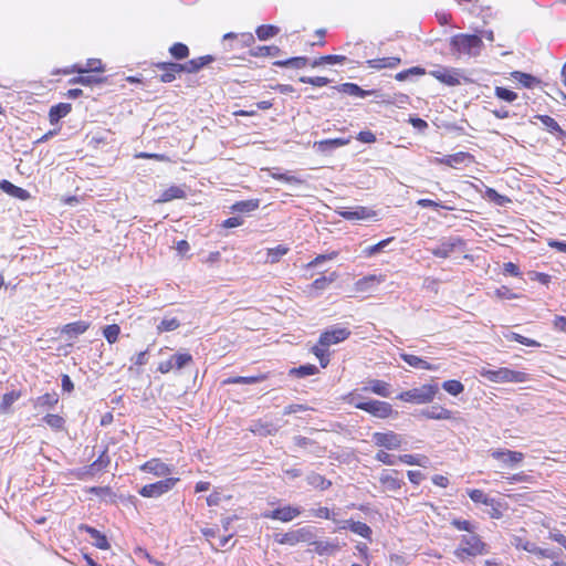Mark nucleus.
I'll return each mask as SVG.
<instances>
[{
  "instance_id": "nucleus-33",
  "label": "nucleus",
  "mask_w": 566,
  "mask_h": 566,
  "mask_svg": "<svg viewBox=\"0 0 566 566\" xmlns=\"http://www.w3.org/2000/svg\"><path fill=\"white\" fill-rule=\"evenodd\" d=\"M310 63V59L306 56H295L286 60L275 61L273 64L280 67H293L302 69Z\"/></svg>"
},
{
  "instance_id": "nucleus-32",
  "label": "nucleus",
  "mask_w": 566,
  "mask_h": 566,
  "mask_svg": "<svg viewBox=\"0 0 566 566\" xmlns=\"http://www.w3.org/2000/svg\"><path fill=\"white\" fill-rule=\"evenodd\" d=\"M59 402V395L55 391L46 392L34 401L35 408H54Z\"/></svg>"
},
{
  "instance_id": "nucleus-24",
  "label": "nucleus",
  "mask_w": 566,
  "mask_h": 566,
  "mask_svg": "<svg viewBox=\"0 0 566 566\" xmlns=\"http://www.w3.org/2000/svg\"><path fill=\"white\" fill-rule=\"evenodd\" d=\"M268 379V374H259L255 376H235L223 380V385H252Z\"/></svg>"
},
{
  "instance_id": "nucleus-64",
  "label": "nucleus",
  "mask_w": 566,
  "mask_h": 566,
  "mask_svg": "<svg viewBox=\"0 0 566 566\" xmlns=\"http://www.w3.org/2000/svg\"><path fill=\"white\" fill-rule=\"evenodd\" d=\"M451 525L459 531H465L467 534H470L475 530L472 523L467 520L454 518L451 521Z\"/></svg>"
},
{
  "instance_id": "nucleus-60",
  "label": "nucleus",
  "mask_w": 566,
  "mask_h": 566,
  "mask_svg": "<svg viewBox=\"0 0 566 566\" xmlns=\"http://www.w3.org/2000/svg\"><path fill=\"white\" fill-rule=\"evenodd\" d=\"M300 82L322 87L327 85L331 82V80L324 76H301Z\"/></svg>"
},
{
  "instance_id": "nucleus-12",
  "label": "nucleus",
  "mask_w": 566,
  "mask_h": 566,
  "mask_svg": "<svg viewBox=\"0 0 566 566\" xmlns=\"http://www.w3.org/2000/svg\"><path fill=\"white\" fill-rule=\"evenodd\" d=\"M402 437L400 434L395 433L394 431L388 432H375L373 434V441L376 446L388 449L396 450L400 448L402 443Z\"/></svg>"
},
{
  "instance_id": "nucleus-36",
  "label": "nucleus",
  "mask_w": 566,
  "mask_h": 566,
  "mask_svg": "<svg viewBox=\"0 0 566 566\" xmlns=\"http://www.w3.org/2000/svg\"><path fill=\"white\" fill-rule=\"evenodd\" d=\"M470 499L474 502V503H482L486 506H494V504H496V501L492 497H490L484 491L482 490H478V489H474V490H470L468 492Z\"/></svg>"
},
{
  "instance_id": "nucleus-46",
  "label": "nucleus",
  "mask_w": 566,
  "mask_h": 566,
  "mask_svg": "<svg viewBox=\"0 0 566 566\" xmlns=\"http://www.w3.org/2000/svg\"><path fill=\"white\" fill-rule=\"evenodd\" d=\"M43 421L55 431L64 429L65 426L64 418L59 415L48 413L43 417Z\"/></svg>"
},
{
  "instance_id": "nucleus-25",
  "label": "nucleus",
  "mask_w": 566,
  "mask_h": 566,
  "mask_svg": "<svg viewBox=\"0 0 566 566\" xmlns=\"http://www.w3.org/2000/svg\"><path fill=\"white\" fill-rule=\"evenodd\" d=\"M90 324L84 321L69 323L63 326L62 334L66 335L69 339L76 338L78 335L85 333Z\"/></svg>"
},
{
  "instance_id": "nucleus-13",
  "label": "nucleus",
  "mask_w": 566,
  "mask_h": 566,
  "mask_svg": "<svg viewBox=\"0 0 566 566\" xmlns=\"http://www.w3.org/2000/svg\"><path fill=\"white\" fill-rule=\"evenodd\" d=\"M332 91L333 92H340V93H344V94H347V95H350V96H357V97H361V98L370 96V95L378 96V92L377 91H375V90H371V91L363 90L360 86H358L355 83H343V84L333 86ZM333 94L334 93L328 94V96H333Z\"/></svg>"
},
{
  "instance_id": "nucleus-37",
  "label": "nucleus",
  "mask_w": 566,
  "mask_h": 566,
  "mask_svg": "<svg viewBox=\"0 0 566 566\" xmlns=\"http://www.w3.org/2000/svg\"><path fill=\"white\" fill-rule=\"evenodd\" d=\"M318 373V368L315 365L306 364L300 367H294L290 369L289 375L295 376L297 378H305L307 376H312Z\"/></svg>"
},
{
  "instance_id": "nucleus-20",
  "label": "nucleus",
  "mask_w": 566,
  "mask_h": 566,
  "mask_svg": "<svg viewBox=\"0 0 566 566\" xmlns=\"http://www.w3.org/2000/svg\"><path fill=\"white\" fill-rule=\"evenodd\" d=\"M314 547V552L321 556L333 555L340 549L337 542L317 541L316 537L310 543Z\"/></svg>"
},
{
  "instance_id": "nucleus-34",
  "label": "nucleus",
  "mask_w": 566,
  "mask_h": 566,
  "mask_svg": "<svg viewBox=\"0 0 566 566\" xmlns=\"http://www.w3.org/2000/svg\"><path fill=\"white\" fill-rule=\"evenodd\" d=\"M186 197V191L179 186H171L163 191L158 202H168L174 199H182Z\"/></svg>"
},
{
  "instance_id": "nucleus-5",
  "label": "nucleus",
  "mask_w": 566,
  "mask_h": 566,
  "mask_svg": "<svg viewBox=\"0 0 566 566\" xmlns=\"http://www.w3.org/2000/svg\"><path fill=\"white\" fill-rule=\"evenodd\" d=\"M481 376L493 382H523L526 380V374L512 370L506 367L499 369H482Z\"/></svg>"
},
{
  "instance_id": "nucleus-30",
  "label": "nucleus",
  "mask_w": 566,
  "mask_h": 566,
  "mask_svg": "<svg viewBox=\"0 0 566 566\" xmlns=\"http://www.w3.org/2000/svg\"><path fill=\"white\" fill-rule=\"evenodd\" d=\"M401 60L397 56H389V57H382V59H373L368 60L367 64L371 69H395L400 64Z\"/></svg>"
},
{
  "instance_id": "nucleus-7",
  "label": "nucleus",
  "mask_w": 566,
  "mask_h": 566,
  "mask_svg": "<svg viewBox=\"0 0 566 566\" xmlns=\"http://www.w3.org/2000/svg\"><path fill=\"white\" fill-rule=\"evenodd\" d=\"M179 481L177 478H167L155 483L146 484L139 490V494L144 497H158L169 492Z\"/></svg>"
},
{
  "instance_id": "nucleus-43",
  "label": "nucleus",
  "mask_w": 566,
  "mask_h": 566,
  "mask_svg": "<svg viewBox=\"0 0 566 566\" xmlns=\"http://www.w3.org/2000/svg\"><path fill=\"white\" fill-rule=\"evenodd\" d=\"M280 32V29L272 24H263L258 27L255 30L256 36L261 41H266L272 36H275Z\"/></svg>"
},
{
  "instance_id": "nucleus-17",
  "label": "nucleus",
  "mask_w": 566,
  "mask_h": 566,
  "mask_svg": "<svg viewBox=\"0 0 566 566\" xmlns=\"http://www.w3.org/2000/svg\"><path fill=\"white\" fill-rule=\"evenodd\" d=\"M78 531L87 533L91 538L93 539L92 544L99 548V549H108L109 543L107 541V537L102 534L98 530L87 525V524H81L78 525Z\"/></svg>"
},
{
  "instance_id": "nucleus-53",
  "label": "nucleus",
  "mask_w": 566,
  "mask_h": 566,
  "mask_svg": "<svg viewBox=\"0 0 566 566\" xmlns=\"http://www.w3.org/2000/svg\"><path fill=\"white\" fill-rule=\"evenodd\" d=\"M271 176L280 181L291 184V185H302L304 184V179L296 177L294 175H290L287 172H271Z\"/></svg>"
},
{
  "instance_id": "nucleus-48",
  "label": "nucleus",
  "mask_w": 566,
  "mask_h": 566,
  "mask_svg": "<svg viewBox=\"0 0 566 566\" xmlns=\"http://www.w3.org/2000/svg\"><path fill=\"white\" fill-rule=\"evenodd\" d=\"M424 74H426L424 69H422L420 66H413V67H410L408 70L397 73L395 75V78L399 82H402V81L409 80L411 76H420V75H424Z\"/></svg>"
},
{
  "instance_id": "nucleus-35",
  "label": "nucleus",
  "mask_w": 566,
  "mask_h": 566,
  "mask_svg": "<svg viewBox=\"0 0 566 566\" xmlns=\"http://www.w3.org/2000/svg\"><path fill=\"white\" fill-rule=\"evenodd\" d=\"M306 481L311 486L319 489L322 491L329 489L332 485V482L329 480L325 479V476L316 472H311L306 476Z\"/></svg>"
},
{
  "instance_id": "nucleus-61",
  "label": "nucleus",
  "mask_w": 566,
  "mask_h": 566,
  "mask_svg": "<svg viewBox=\"0 0 566 566\" xmlns=\"http://www.w3.org/2000/svg\"><path fill=\"white\" fill-rule=\"evenodd\" d=\"M337 255H338V252H336V251H333V252L327 253V254H318L314 260H312L307 264V268H317L318 265L323 264L326 261H331V260L336 259Z\"/></svg>"
},
{
  "instance_id": "nucleus-9",
  "label": "nucleus",
  "mask_w": 566,
  "mask_h": 566,
  "mask_svg": "<svg viewBox=\"0 0 566 566\" xmlns=\"http://www.w3.org/2000/svg\"><path fill=\"white\" fill-rule=\"evenodd\" d=\"M302 514V507L285 505L282 507L274 509L272 511H265L262 513V517L268 520H276L283 523H287L298 517Z\"/></svg>"
},
{
  "instance_id": "nucleus-14",
  "label": "nucleus",
  "mask_w": 566,
  "mask_h": 566,
  "mask_svg": "<svg viewBox=\"0 0 566 566\" xmlns=\"http://www.w3.org/2000/svg\"><path fill=\"white\" fill-rule=\"evenodd\" d=\"M491 455L492 458L501 461L507 468H514L524 459V454L522 452L511 451L507 449L492 451Z\"/></svg>"
},
{
  "instance_id": "nucleus-31",
  "label": "nucleus",
  "mask_w": 566,
  "mask_h": 566,
  "mask_svg": "<svg viewBox=\"0 0 566 566\" xmlns=\"http://www.w3.org/2000/svg\"><path fill=\"white\" fill-rule=\"evenodd\" d=\"M400 358L413 368L427 369V370L436 369L430 363H428L427 360H424L416 355L401 353Z\"/></svg>"
},
{
  "instance_id": "nucleus-22",
  "label": "nucleus",
  "mask_w": 566,
  "mask_h": 566,
  "mask_svg": "<svg viewBox=\"0 0 566 566\" xmlns=\"http://www.w3.org/2000/svg\"><path fill=\"white\" fill-rule=\"evenodd\" d=\"M0 189L7 195L18 198L20 200H28L31 197L29 191L13 185L12 182L6 179L0 181Z\"/></svg>"
},
{
  "instance_id": "nucleus-40",
  "label": "nucleus",
  "mask_w": 566,
  "mask_h": 566,
  "mask_svg": "<svg viewBox=\"0 0 566 566\" xmlns=\"http://www.w3.org/2000/svg\"><path fill=\"white\" fill-rule=\"evenodd\" d=\"M511 75L514 80L518 81L524 87L527 88H531L539 83V80L535 76L521 71H514Z\"/></svg>"
},
{
  "instance_id": "nucleus-59",
  "label": "nucleus",
  "mask_w": 566,
  "mask_h": 566,
  "mask_svg": "<svg viewBox=\"0 0 566 566\" xmlns=\"http://www.w3.org/2000/svg\"><path fill=\"white\" fill-rule=\"evenodd\" d=\"M76 71L78 73H85V72H101L103 71V65L101 60L97 59H90L86 63L85 67L78 66L76 67Z\"/></svg>"
},
{
  "instance_id": "nucleus-57",
  "label": "nucleus",
  "mask_w": 566,
  "mask_h": 566,
  "mask_svg": "<svg viewBox=\"0 0 566 566\" xmlns=\"http://www.w3.org/2000/svg\"><path fill=\"white\" fill-rule=\"evenodd\" d=\"M325 348L326 347H322L319 344L312 348L313 354L318 358L323 368H325L329 363V354Z\"/></svg>"
},
{
  "instance_id": "nucleus-41",
  "label": "nucleus",
  "mask_w": 566,
  "mask_h": 566,
  "mask_svg": "<svg viewBox=\"0 0 566 566\" xmlns=\"http://www.w3.org/2000/svg\"><path fill=\"white\" fill-rule=\"evenodd\" d=\"M281 53V50L276 45H259L251 51L253 56H276Z\"/></svg>"
},
{
  "instance_id": "nucleus-18",
  "label": "nucleus",
  "mask_w": 566,
  "mask_h": 566,
  "mask_svg": "<svg viewBox=\"0 0 566 566\" xmlns=\"http://www.w3.org/2000/svg\"><path fill=\"white\" fill-rule=\"evenodd\" d=\"M536 118L548 129L549 133L555 134L558 140L566 143V132L559 126V124L548 115H536Z\"/></svg>"
},
{
  "instance_id": "nucleus-63",
  "label": "nucleus",
  "mask_w": 566,
  "mask_h": 566,
  "mask_svg": "<svg viewBox=\"0 0 566 566\" xmlns=\"http://www.w3.org/2000/svg\"><path fill=\"white\" fill-rule=\"evenodd\" d=\"M486 196L491 201L495 202L499 206H504L511 201L507 197L500 195L496 190L492 188H488Z\"/></svg>"
},
{
  "instance_id": "nucleus-8",
  "label": "nucleus",
  "mask_w": 566,
  "mask_h": 566,
  "mask_svg": "<svg viewBox=\"0 0 566 566\" xmlns=\"http://www.w3.org/2000/svg\"><path fill=\"white\" fill-rule=\"evenodd\" d=\"M350 336V331L346 327L334 325L329 329L323 332L319 336L318 344L322 347H329L346 340Z\"/></svg>"
},
{
  "instance_id": "nucleus-42",
  "label": "nucleus",
  "mask_w": 566,
  "mask_h": 566,
  "mask_svg": "<svg viewBox=\"0 0 566 566\" xmlns=\"http://www.w3.org/2000/svg\"><path fill=\"white\" fill-rule=\"evenodd\" d=\"M348 143H349V139L334 138V139L321 140L316 145H317L319 150L327 151V150H332V149L345 146Z\"/></svg>"
},
{
  "instance_id": "nucleus-29",
  "label": "nucleus",
  "mask_w": 566,
  "mask_h": 566,
  "mask_svg": "<svg viewBox=\"0 0 566 566\" xmlns=\"http://www.w3.org/2000/svg\"><path fill=\"white\" fill-rule=\"evenodd\" d=\"M344 523L347 524L348 530H350L353 533L368 541H371L373 531L366 523L358 521L356 522L354 520H345Z\"/></svg>"
},
{
  "instance_id": "nucleus-38",
  "label": "nucleus",
  "mask_w": 566,
  "mask_h": 566,
  "mask_svg": "<svg viewBox=\"0 0 566 566\" xmlns=\"http://www.w3.org/2000/svg\"><path fill=\"white\" fill-rule=\"evenodd\" d=\"M471 158L470 154L468 153H457L452 155H447L443 158L439 159L441 164L448 165L450 167H455L458 165H461L465 161V159Z\"/></svg>"
},
{
  "instance_id": "nucleus-45",
  "label": "nucleus",
  "mask_w": 566,
  "mask_h": 566,
  "mask_svg": "<svg viewBox=\"0 0 566 566\" xmlns=\"http://www.w3.org/2000/svg\"><path fill=\"white\" fill-rule=\"evenodd\" d=\"M72 84H81L84 86H93L104 83V78L96 75H81L70 81Z\"/></svg>"
},
{
  "instance_id": "nucleus-51",
  "label": "nucleus",
  "mask_w": 566,
  "mask_h": 566,
  "mask_svg": "<svg viewBox=\"0 0 566 566\" xmlns=\"http://www.w3.org/2000/svg\"><path fill=\"white\" fill-rule=\"evenodd\" d=\"M119 333H120V327L117 324L106 325L103 328V336L106 338V340L109 344H114L117 342Z\"/></svg>"
},
{
  "instance_id": "nucleus-6",
  "label": "nucleus",
  "mask_w": 566,
  "mask_h": 566,
  "mask_svg": "<svg viewBox=\"0 0 566 566\" xmlns=\"http://www.w3.org/2000/svg\"><path fill=\"white\" fill-rule=\"evenodd\" d=\"M354 406H355V408L366 411V412L370 413L371 416L380 418V419L390 417V415L394 411L390 403H388L386 401H380V400H368V401L359 400L357 402H354Z\"/></svg>"
},
{
  "instance_id": "nucleus-19",
  "label": "nucleus",
  "mask_w": 566,
  "mask_h": 566,
  "mask_svg": "<svg viewBox=\"0 0 566 566\" xmlns=\"http://www.w3.org/2000/svg\"><path fill=\"white\" fill-rule=\"evenodd\" d=\"M379 481L389 491H397L403 484V481L398 478V471L384 470L379 478Z\"/></svg>"
},
{
  "instance_id": "nucleus-56",
  "label": "nucleus",
  "mask_w": 566,
  "mask_h": 566,
  "mask_svg": "<svg viewBox=\"0 0 566 566\" xmlns=\"http://www.w3.org/2000/svg\"><path fill=\"white\" fill-rule=\"evenodd\" d=\"M509 340L517 342L522 345L530 346V347H538L539 343L535 339L527 338L523 335H520L517 333L511 332L509 335L505 336Z\"/></svg>"
},
{
  "instance_id": "nucleus-26",
  "label": "nucleus",
  "mask_w": 566,
  "mask_h": 566,
  "mask_svg": "<svg viewBox=\"0 0 566 566\" xmlns=\"http://www.w3.org/2000/svg\"><path fill=\"white\" fill-rule=\"evenodd\" d=\"M364 391H371L380 397L388 398L390 396V385L384 380L370 379L368 386L363 388Z\"/></svg>"
},
{
  "instance_id": "nucleus-44",
  "label": "nucleus",
  "mask_w": 566,
  "mask_h": 566,
  "mask_svg": "<svg viewBox=\"0 0 566 566\" xmlns=\"http://www.w3.org/2000/svg\"><path fill=\"white\" fill-rule=\"evenodd\" d=\"M21 394L19 391L12 390L2 397V401L0 402V413H7L11 406L20 398Z\"/></svg>"
},
{
  "instance_id": "nucleus-4",
  "label": "nucleus",
  "mask_w": 566,
  "mask_h": 566,
  "mask_svg": "<svg viewBox=\"0 0 566 566\" xmlns=\"http://www.w3.org/2000/svg\"><path fill=\"white\" fill-rule=\"evenodd\" d=\"M316 537L313 527L304 526L294 531H289L283 534H276L275 541L281 545L294 546L298 543H310Z\"/></svg>"
},
{
  "instance_id": "nucleus-28",
  "label": "nucleus",
  "mask_w": 566,
  "mask_h": 566,
  "mask_svg": "<svg viewBox=\"0 0 566 566\" xmlns=\"http://www.w3.org/2000/svg\"><path fill=\"white\" fill-rule=\"evenodd\" d=\"M72 111V105L69 103H59L51 107L49 112V118L51 124L59 123Z\"/></svg>"
},
{
  "instance_id": "nucleus-15",
  "label": "nucleus",
  "mask_w": 566,
  "mask_h": 566,
  "mask_svg": "<svg viewBox=\"0 0 566 566\" xmlns=\"http://www.w3.org/2000/svg\"><path fill=\"white\" fill-rule=\"evenodd\" d=\"M430 75L449 86H455L460 84V73L454 69L449 70L446 67H438L430 71Z\"/></svg>"
},
{
  "instance_id": "nucleus-27",
  "label": "nucleus",
  "mask_w": 566,
  "mask_h": 566,
  "mask_svg": "<svg viewBox=\"0 0 566 566\" xmlns=\"http://www.w3.org/2000/svg\"><path fill=\"white\" fill-rule=\"evenodd\" d=\"M214 57L212 55H203L196 59H192L185 64V73H197L202 67L213 62Z\"/></svg>"
},
{
  "instance_id": "nucleus-16",
  "label": "nucleus",
  "mask_w": 566,
  "mask_h": 566,
  "mask_svg": "<svg viewBox=\"0 0 566 566\" xmlns=\"http://www.w3.org/2000/svg\"><path fill=\"white\" fill-rule=\"evenodd\" d=\"M337 213L346 220H366L375 217L376 212L367 207H355L353 209H342Z\"/></svg>"
},
{
  "instance_id": "nucleus-39",
  "label": "nucleus",
  "mask_w": 566,
  "mask_h": 566,
  "mask_svg": "<svg viewBox=\"0 0 566 566\" xmlns=\"http://www.w3.org/2000/svg\"><path fill=\"white\" fill-rule=\"evenodd\" d=\"M260 201L258 199L242 200L235 202L231 209L235 212L247 213L254 211L259 208Z\"/></svg>"
},
{
  "instance_id": "nucleus-50",
  "label": "nucleus",
  "mask_w": 566,
  "mask_h": 566,
  "mask_svg": "<svg viewBox=\"0 0 566 566\" xmlns=\"http://www.w3.org/2000/svg\"><path fill=\"white\" fill-rule=\"evenodd\" d=\"M169 53L176 60H184L189 55V49L186 44L177 42L169 48Z\"/></svg>"
},
{
  "instance_id": "nucleus-49",
  "label": "nucleus",
  "mask_w": 566,
  "mask_h": 566,
  "mask_svg": "<svg viewBox=\"0 0 566 566\" xmlns=\"http://www.w3.org/2000/svg\"><path fill=\"white\" fill-rule=\"evenodd\" d=\"M442 388L450 395L452 396H459L460 394H462L464 391V386L461 381L459 380H455V379H451V380H446L443 384H442Z\"/></svg>"
},
{
  "instance_id": "nucleus-52",
  "label": "nucleus",
  "mask_w": 566,
  "mask_h": 566,
  "mask_svg": "<svg viewBox=\"0 0 566 566\" xmlns=\"http://www.w3.org/2000/svg\"><path fill=\"white\" fill-rule=\"evenodd\" d=\"M180 326V322L175 317H164L160 324L157 326L159 333L171 332Z\"/></svg>"
},
{
  "instance_id": "nucleus-10",
  "label": "nucleus",
  "mask_w": 566,
  "mask_h": 566,
  "mask_svg": "<svg viewBox=\"0 0 566 566\" xmlns=\"http://www.w3.org/2000/svg\"><path fill=\"white\" fill-rule=\"evenodd\" d=\"M464 245L465 243L460 237H450L442 239L440 243L430 251L437 258L447 259L453 251L463 249Z\"/></svg>"
},
{
  "instance_id": "nucleus-54",
  "label": "nucleus",
  "mask_w": 566,
  "mask_h": 566,
  "mask_svg": "<svg viewBox=\"0 0 566 566\" xmlns=\"http://www.w3.org/2000/svg\"><path fill=\"white\" fill-rule=\"evenodd\" d=\"M394 238H387L385 240L379 241L378 243L367 247L364 249V254L366 256H373L377 253L381 252L391 241Z\"/></svg>"
},
{
  "instance_id": "nucleus-21",
  "label": "nucleus",
  "mask_w": 566,
  "mask_h": 566,
  "mask_svg": "<svg viewBox=\"0 0 566 566\" xmlns=\"http://www.w3.org/2000/svg\"><path fill=\"white\" fill-rule=\"evenodd\" d=\"M145 472L154 473L157 476L167 475L171 472V469L169 465H167L164 462H160L157 459H151L144 463L140 468Z\"/></svg>"
},
{
  "instance_id": "nucleus-1",
  "label": "nucleus",
  "mask_w": 566,
  "mask_h": 566,
  "mask_svg": "<svg viewBox=\"0 0 566 566\" xmlns=\"http://www.w3.org/2000/svg\"><path fill=\"white\" fill-rule=\"evenodd\" d=\"M484 44L478 34L459 33L450 39V49L453 54L476 57L481 54Z\"/></svg>"
},
{
  "instance_id": "nucleus-2",
  "label": "nucleus",
  "mask_w": 566,
  "mask_h": 566,
  "mask_svg": "<svg viewBox=\"0 0 566 566\" xmlns=\"http://www.w3.org/2000/svg\"><path fill=\"white\" fill-rule=\"evenodd\" d=\"M459 541L460 544L454 549V556L460 560L479 555H485L490 552L489 545L481 539L475 531L470 534L461 535Z\"/></svg>"
},
{
  "instance_id": "nucleus-55",
  "label": "nucleus",
  "mask_w": 566,
  "mask_h": 566,
  "mask_svg": "<svg viewBox=\"0 0 566 566\" xmlns=\"http://www.w3.org/2000/svg\"><path fill=\"white\" fill-rule=\"evenodd\" d=\"M494 94L497 98L505 101V102H513L517 98V94L509 88L496 86L494 90Z\"/></svg>"
},
{
  "instance_id": "nucleus-3",
  "label": "nucleus",
  "mask_w": 566,
  "mask_h": 566,
  "mask_svg": "<svg viewBox=\"0 0 566 566\" xmlns=\"http://www.w3.org/2000/svg\"><path fill=\"white\" fill-rule=\"evenodd\" d=\"M439 392L438 384H424L420 387L402 391L397 396V399L406 402H413L418 405L431 402Z\"/></svg>"
},
{
  "instance_id": "nucleus-58",
  "label": "nucleus",
  "mask_w": 566,
  "mask_h": 566,
  "mask_svg": "<svg viewBox=\"0 0 566 566\" xmlns=\"http://www.w3.org/2000/svg\"><path fill=\"white\" fill-rule=\"evenodd\" d=\"M156 67L157 69H168V71H171L176 77H177V74L185 72V64L177 63V62H159L156 64Z\"/></svg>"
},
{
  "instance_id": "nucleus-62",
  "label": "nucleus",
  "mask_w": 566,
  "mask_h": 566,
  "mask_svg": "<svg viewBox=\"0 0 566 566\" xmlns=\"http://www.w3.org/2000/svg\"><path fill=\"white\" fill-rule=\"evenodd\" d=\"M336 277L337 275L335 272L332 273L329 276H321L313 282L312 286L315 290H325L328 284L333 283L336 280Z\"/></svg>"
},
{
  "instance_id": "nucleus-11",
  "label": "nucleus",
  "mask_w": 566,
  "mask_h": 566,
  "mask_svg": "<svg viewBox=\"0 0 566 566\" xmlns=\"http://www.w3.org/2000/svg\"><path fill=\"white\" fill-rule=\"evenodd\" d=\"M192 363V356L189 353H177L170 356L169 359L159 363L158 371L167 374L171 370H181Z\"/></svg>"
},
{
  "instance_id": "nucleus-23",
  "label": "nucleus",
  "mask_w": 566,
  "mask_h": 566,
  "mask_svg": "<svg viewBox=\"0 0 566 566\" xmlns=\"http://www.w3.org/2000/svg\"><path fill=\"white\" fill-rule=\"evenodd\" d=\"M421 415L427 419L434 420H449L452 419V411L441 406H432L431 408L423 409Z\"/></svg>"
},
{
  "instance_id": "nucleus-47",
  "label": "nucleus",
  "mask_w": 566,
  "mask_h": 566,
  "mask_svg": "<svg viewBox=\"0 0 566 566\" xmlns=\"http://www.w3.org/2000/svg\"><path fill=\"white\" fill-rule=\"evenodd\" d=\"M111 459L107 454V450H104L101 455L90 465V472L95 473L102 471L108 467Z\"/></svg>"
}]
</instances>
